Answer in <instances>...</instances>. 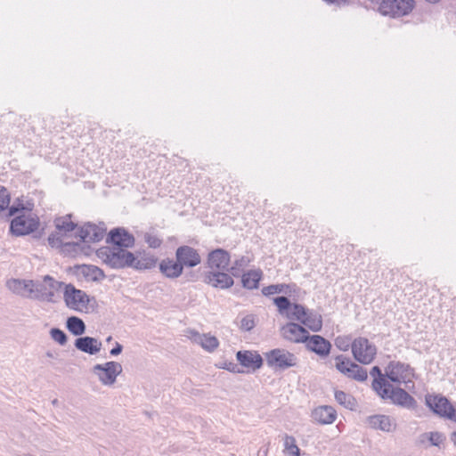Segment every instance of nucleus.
Here are the masks:
<instances>
[{
    "instance_id": "nucleus-1",
    "label": "nucleus",
    "mask_w": 456,
    "mask_h": 456,
    "mask_svg": "<svg viewBox=\"0 0 456 456\" xmlns=\"http://www.w3.org/2000/svg\"><path fill=\"white\" fill-rule=\"evenodd\" d=\"M373 389L383 399H390L393 403L408 410H415L417 408V401L408 394L404 389L394 387L386 379L376 380L372 384Z\"/></svg>"
},
{
    "instance_id": "nucleus-2",
    "label": "nucleus",
    "mask_w": 456,
    "mask_h": 456,
    "mask_svg": "<svg viewBox=\"0 0 456 456\" xmlns=\"http://www.w3.org/2000/svg\"><path fill=\"white\" fill-rule=\"evenodd\" d=\"M378 5V11L383 16L400 18L411 12L415 7L414 0H370Z\"/></svg>"
},
{
    "instance_id": "nucleus-3",
    "label": "nucleus",
    "mask_w": 456,
    "mask_h": 456,
    "mask_svg": "<svg viewBox=\"0 0 456 456\" xmlns=\"http://www.w3.org/2000/svg\"><path fill=\"white\" fill-rule=\"evenodd\" d=\"M266 364L275 371L297 367V356L285 348H274L265 354Z\"/></svg>"
},
{
    "instance_id": "nucleus-4",
    "label": "nucleus",
    "mask_w": 456,
    "mask_h": 456,
    "mask_svg": "<svg viewBox=\"0 0 456 456\" xmlns=\"http://www.w3.org/2000/svg\"><path fill=\"white\" fill-rule=\"evenodd\" d=\"M101 255L105 256L104 262L112 268L132 267L135 260L133 253L120 247L103 248L101 251Z\"/></svg>"
},
{
    "instance_id": "nucleus-5",
    "label": "nucleus",
    "mask_w": 456,
    "mask_h": 456,
    "mask_svg": "<svg viewBox=\"0 0 456 456\" xmlns=\"http://www.w3.org/2000/svg\"><path fill=\"white\" fill-rule=\"evenodd\" d=\"M64 285L53 277L45 275L42 281H34V287L31 288L32 298L52 302L56 291Z\"/></svg>"
},
{
    "instance_id": "nucleus-6",
    "label": "nucleus",
    "mask_w": 456,
    "mask_h": 456,
    "mask_svg": "<svg viewBox=\"0 0 456 456\" xmlns=\"http://www.w3.org/2000/svg\"><path fill=\"white\" fill-rule=\"evenodd\" d=\"M122 370V365L114 361L98 363L92 368V372L98 378L99 381L107 387L115 384L118 376L121 374Z\"/></svg>"
},
{
    "instance_id": "nucleus-7",
    "label": "nucleus",
    "mask_w": 456,
    "mask_h": 456,
    "mask_svg": "<svg viewBox=\"0 0 456 456\" xmlns=\"http://www.w3.org/2000/svg\"><path fill=\"white\" fill-rule=\"evenodd\" d=\"M352 353L360 363L370 364L377 354V347L366 338L359 337L352 342Z\"/></svg>"
},
{
    "instance_id": "nucleus-8",
    "label": "nucleus",
    "mask_w": 456,
    "mask_h": 456,
    "mask_svg": "<svg viewBox=\"0 0 456 456\" xmlns=\"http://www.w3.org/2000/svg\"><path fill=\"white\" fill-rule=\"evenodd\" d=\"M426 404L439 417L456 422V406L454 407L445 396L428 395Z\"/></svg>"
},
{
    "instance_id": "nucleus-9",
    "label": "nucleus",
    "mask_w": 456,
    "mask_h": 456,
    "mask_svg": "<svg viewBox=\"0 0 456 456\" xmlns=\"http://www.w3.org/2000/svg\"><path fill=\"white\" fill-rule=\"evenodd\" d=\"M273 303L278 308V312L286 315L291 321H297L302 323V321L306 314L307 308L300 304H291L289 299L284 296L273 298Z\"/></svg>"
},
{
    "instance_id": "nucleus-10",
    "label": "nucleus",
    "mask_w": 456,
    "mask_h": 456,
    "mask_svg": "<svg viewBox=\"0 0 456 456\" xmlns=\"http://www.w3.org/2000/svg\"><path fill=\"white\" fill-rule=\"evenodd\" d=\"M63 298L66 305L74 311L84 312L87 310L89 297L87 294L76 289L72 284H64Z\"/></svg>"
},
{
    "instance_id": "nucleus-11",
    "label": "nucleus",
    "mask_w": 456,
    "mask_h": 456,
    "mask_svg": "<svg viewBox=\"0 0 456 456\" xmlns=\"http://www.w3.org/2000/svg\"><path fill=\"white\" fill-rule=\"evenodd\" d=\"M38 224L37 217L33 216L30 213H22L12 220L10 228L13 234L20 236L36 231Z\"/></svg>"
},
{
    "instance_id": "nucleus-12",
    "label": "nucleus",
    "mask_w": 456,
    "mask_h": 456,
    "mask_svg": "<svg viewBox=\"0 0 456 456\" xmlns=\"http://www.w3.org/2000/svg\"><path fill=\"white\" fill-rule=\"evenodd\" d=\"M387 378L395 383H404L409 388L408 384L411 383L414 376L413 369L409 364L400 362H391L387 369Z\"/></svg>"
},
{
    "instance_id": "nucleus-13",
    "label": "nucleus",
    "mask_w": 456,
    "mask_h": 456,
    "mask_svg": "<svg viewBox=\"0 0 456 456\" xmlns=\"http://www.w3.org/2000/svg\"><path fill=\"white\" fill-rule=\"evenodd\" d=\"M283 338L293 343H304L307 338L308 331L300 324L289 322L281 329Z\"/></svg>"
},
{
    "instance_id": "nucleus-14",
    "label": "nucleus",
    "mask_w": 456,
    "mask_h": 456,
    "mask_svg": "<svg viewBox=\"0 0 456 456\" xmlns=\"http://www.w3.org/2000/svg\"><path fill=\"white\" fill-rule=\"evenodd\" d=\"M175 257L180 262L182 267H194L201 262L200 256L191 247L181 246L176 249Z\"/></svg>"
},
{
    "instance_id": "nucleus-15",
    "label": "nucleus",
    "mask_w": 456,
    "mask_h": 456,
    "mask_svg": "<svg viewBox=\"0 0 456 456\" xmlns=\"http://www.w3.org/2000/svg\"><path fill=\"white\" fill-rule=\"evenodd\" d=\"M236 359L240 364L249 370L255 371L263 365V358L256 351H238Z\"/></svg>"
},
{
    "instance_id": "nucleus-16",
    "label": "nucleus",
    "mask_w": 456,
    "mask_h": 456,
    "mask_svg": "<svg viewBox=\"0 0 456 456\" xmlns=\"http://www.w3.org/2000/svg\"><path fill=\"white\" fill-rule=\"evenodd\" d=\"M188 338L195 344L200 345L204 350L212 353L219 346L216 337L210 334H200L195 330L187 331Z\"/></svg>"
},
{
    "instance_id": "nucleus-17",
    "label": "nucleus",
    "mask_w": 456,
    "mask_h": 456,
    "mask_svg": "<svg viewBox=\"0 0 456 456\" xmlns=\"http://www.w3.org/2000/svg\"><path fill=\"white\" fill-rule=\"evenodd\" d=\"M304 343H305V346L308 350L314 352L321 357H325L329 355L331 348V344L330 343V341H328L320 335L310 336L308 333L307 338Z\"/></svg>"
},
{
    "instance_id": "nucleus-18",
    "label": "nucleus",
    "mask_w": 456,
    "mask_h": 456,
    "mask_svg": "<svg viewBox=\"0 0 456 456\" xmlns=\"http://www.w3.org/2000/svg\"><path fill=\"white\" fill-rule=\"evenodd\" d=\"M311 418L313 421L320 425H329L336 420L337 411L331 406L321 405L312 411Z\"/></svg>"
},
{
    "instance_id": "nucleus-19",
    "label": "nucleus",
    "mask_w": 456,
    "mask_h": 456,
    "mask_svg": "<svg viewBox=\"0 0 456 456\" xmlns=\"http://www.w3.org/2000/svg\"><path fill=\"white\" fill-rule=\"evenodd\" d=\"M230 259V254L226 250L217 248L208 254V265L211 269L228 270Z\"/></svg>"
},
{
    "instance_id": "nucleus-20",
    "label": "nucleus",
    "mask_w": 456,
    "mask_h": 456,
    "mask_svg": "<svg viewBox=\"0 0 456 456\" xmlns=\"http://www.w3.org/2000/svg\"><path fill=\"white\" fill-rule=\"evenodd\" d=\"M106 229L102 225L88 223L81 230L79 236L84 242H98L104 237Z\"/></svg>"
},
{
    "instance_id": "nucleus-21",
    "label": "nucleus",
    "mask_w": 456,
    "mask_h": 456,
    "mask_svg": "<svg viewBox=\"0 0 456 456\" xmlns=\"http://www.w3.org/2000/svg\"><path fill=\"white\" fill-rule=\"evenodd\" d=\"M113 243V247H120L124 248H130L134 243V238L124 228H115L109 233V239Z\"/></svg>"
},
{
    "instance_id": "nucleus-22",
    "label": "nucleus",
    "mask_w": 456,
    "mask_h": 456,
    "mask_svg": "<svg viewBox=\"0 0 456 456\" xmlns=\"http://www.w3.org/2000/svg\"><path fill=\"white\" fill-rule=\"evenodd\" d=\"M74 346L77 350L94 355L101 351L102 345L97 338L86 336L77 338Z\"/></svg>"
},
{
    "instance_id": "nucleus-23",
    "label": "nucleus",
    "mask_w": 456,
    "mask_h": 456,
    "mask_svg": "<svg viewBox=\"0 0 456 456\" xmlns=\"http://www.w3.org/2000/svg\"><path fill=\"white\" fill-rule=\"evenodd\" d=\"M368 425L373 429H379L383 432H393L396 424L387 415H372L367 418Z\"/></svg>"
},
{
    "instance_id": "nucleus-24",
    "label": "nucleus",
    "mask_w": 456,
    "mask_h": 456,
    "mask_svg": "<svg viewBox=\"0 0 456 456\" xmlns=\"http://www.w3.org/2000/svg\"><path fill=\"white\" fill-rule=\"evenodd\" d=\"M444 440L445 437L444 434L441 432H425L418 436L416 440V444L425 447H428V445L439 447L444 443Z\"/></svg>"
},
{
    "instance_id": "nucleus-25",
    "label": "nucleus",
    "mask_w": 456,
    "mask_h": 456,
    "mask_svg": "<svg viewBox=\"0 0 456 456\" xmlns=\"http://www.w3.org/2000/svg\"><path fill=\"white\" fill-rule=\"evenodd\" d=\"M159 270L167 278L174 279L182 274L183 268L177 259L167 258L159 264Z\"/></svg>"
},
{
    "instance_id": "nucleus-26",
    "label": "nucleus",
    "mask_w": 456,
    "mask_h": 456,
    "mask_svg": "<svg viewBox=\"0 0 456 456\" xmlns=\"http://www.w3.org/2000/svg\"><path fill=\"white\" fill-rule=\"evenodd\" d=\"M208 283L219 289H228L233 285L232 278L223 272H211L207 276Z\"/></svg>"
},
{
    "instance_id": "nucleus-27",
    "label": "nucleus",
    "mask_w": 456,
    "mask_h": 456,
    "mask_svg": "<svg viewBox=\"0 0 456 456\" xmlns=\"http://www.w3.org/2000/svg\"><path fill=\"white\" fill-rule=\"evenodd\" d=\"M8 288L15 294L32 298L31 288L34 287L32 280H12L7 283Z\"/></svg>"
},
{
    "instance_id": "nucleus-28",
    "label": "nucleus",
    "mask_w": 456,
    "mask_h": 456,
    "mask_svg": "<svg viewBox=\"0 0 456 456\" xmlns=\"http://www.w3.org/2000/svg\"><path fill=\"white\" fill-rule=\"evenodd\" d=\"M301 324L312 331L317 332L322 328V317L320 314L308 309Z\"/></svg>"
},
{
    "instance_id": "nucleus-29",
    "label": "nucleus",
    "mask_w": 456,
    "mask_h": 456,
    "mask_svg": "<svg viewBox=\"0 0 456 456\" xmlns=\"http://www.w3.org/2000/svg\"><path fill=\"white\" fill-rule=\"evenodd\" d=\"M262 278V271L250 270L244 273L241 277V282L244 288L248 289H254L258 287V283Z\"/></svg>"
},
{
    "instance_id": "nucleus-30",
    "label": "nucleus",
    "mask_w": 456,
    "mask_h": 456,
    "mask_svg": "<svg viewBox=\"0 0 456 456\" xmlns=\"http://www.w3.org/2000/svg\"><path fill=\"white\" fill-rule=\"evenodd\" d=\"M66 327L74 336H81L86 332V324L82 319L71 316L67 319Z\"/></svg>"
},
{
    "instance_id": "nucleus-31",
    "label": "nucleus",
    "mask_w": 456,
    "mask_h": 456,
    "mask_svg": "<svg viewBox=\"0 0 456 456\" xmlns=\"http://www.w3.org/2000/svg\"><path fill=\"white\" fill-rule=\"evenodd\" d=\"M70 215L55 218L54 224L56 231L62 235H65L69 232H72L75 229L76 224L70 220Z\"/></svg>"
},
{
    "instance_id": "nucleus-32",
    "label": "nucleus",
    "mask_w": 456,
    "mask_h": 456,
    "mask_svg": "<svg viewBox=\"0 0 456 456\" xmlns=\"http://www.w3.org/2000/svg\"><path fill=\"white\" fill-rule=\"evenodd\" d=\"M157 258L151 254H143L140 257H135L134 264L132 267L137 270L151 269L155 266Z\"/></svg>"
},
{
    "instance_id": "nucleus-33",
    "label": "nucleus",
    "mask_w": 456,
    "mask_h": 456,
    "mask_svg": "<svg viewBox=\"0 0 456 456\" xmlns=\"http://www.w3.org/2000/svg\"><path fill=\"white\" fill-rule=\"evenodd\" d=\"M335 399L339 404L349 410H354L356 406L355 399L351 395H348L344 391H335Z\"/></svg>"
},
{
    "instance_id": "nucleus-34",
    "label": "nucleus",
    "mask_w": 456,
    "mask_h": 456,
    "mask_svg": "<svg viewBox=\"0 0 456 456\" xmlns=\"http://www.w3.org/2000/svg\"><path fill=\"white\" fill-rule=\"evenodd\" d=\"M62 234L58 232L57 231L55 232H53L48 237V243L52 248H60V247H66V248H77L78 245L76 243H69V242H64L62 240Z\"/></svg>"
},
{
    "instance_id": "nucleus-35",
    "label": "nucleus",
    "mask_w": 456,
    "mask_h": 456,
    "mask_svg": "<svg viewBox=\"0 0 456 456\" xmlns=\"http://www.w3.org/2000/svg\"><path fill=\"white\" fill-rule=\"evenodd\" d=\"M349 370L350 372L347 373L346 377L350 379H353L357 381H364L368 378L367 370L356 363L351 365V368Z\"/></svg>"
},
{
    "instance_id": "nucleus-36",
    "label": "nucleus",
    "mask_w": 456,
    "mask_h": 456,
    "mask_svg": "<svg viewBox=\"0 0 456 456\" xmlns=\"http://www.w3.org/2000/svg\"><path fill=\"white\" fill-rule=\"evenodd\" d=\"M335 361L337 370L346 376L348 372H350L349 369L351 368V365H354V363L349 358L344 355H338L335 358Z\"/></svg>"
},
{
    "instance_id": "nucleus-37",
    "label": "nucleus",
    "mask_w": 456,
    "mask_h": 456,
    "mask_svg": "<svg viewBox=\"0 0 456 456\" xmlns=\"http://www.w3.org/2000/svg\"><path fill=\"white\" fill-rule=\"evenodd\" d=\"M8 213L6 216L10 217L16 214H22L25 213V211H31L32 209V204H28V206H25L22 201L20 199H17V200L13 203L12 206L10 208L8 207Z\"/></svg>"
},
{
    "instance_id": "nucleus-38",
    "label": "nucleus",
    "mask_w": 456,
    "mask_h": 456,
    "mask_svg": "<svg viewBox=\"0 0 456 456\" xmlns=\"http://www.w3.org/2000/svg\"><path fill=\"white\" fill-rule=\"evenodd\" d=\"M289 285L287 284H273L264 287L262 289V293L265 296H271L274 294L280 293H288Z\"/></svg>"
},
{
    "instance_id": "nucleus-39",
    "label": "nucleus",
    "mask_w": 456,
    "mask_h": 456,
    "mask_svg": "<svg viewBox=\"0 0 456 456\" xmlns=\"http://www.w3.org/2000/svg\"><path fill=\"white\" fill-rule=\"evenodd\" d=\"M248 264L249 259L246 256H241L240 259L234 261L232 266L230 269V272L233 276L238 277Z\"/></svg>"
},
{
    "instance_id": "nucleus-40",
    "label": "nucleus",
    "mask_w": 456,
    "mask_h": 456,
    "mask_svg": "<svg viewBox=\"0 0 456 456\" xmlns=\"http://www.w3.org/2000/svg\"><path fill=\"white\" fill-rule=\"evenodd\" d=\"M50 337L61 346H64L68 341L65 332L58 328H52L50 330Z\"/></svg>"
},
{
    "instance_id": "nucleus-41",
    "label": "nucleus",
    "mask_w": 456,
    "mask_h": 456,
    "mask_svg": "<svg viewBox=\"0 0 456 456\" xmlns=\"http://www.w3.org/2000/svg\"><path fill=\"white\" fill-rule=\"evenodd\" d=\"M11 200V195L8 190L0 186V212L8 208Z\"/></svg>"
},
{
    "instance_id": "nucleus-42",
    "label": "nucleus",
    "mask_w": 456,
    "mask_h": 456,
    "mask_svg": "<svg viewBox=\"0 0 456 456\" xmlns=\"http://www.w3.org/2000/svg\"><path fill=\"white\" fill-rule=\"evenodd\" d=\"M352 342L351 338L346 336H338L335 339L336 346L341 351H347L349 347L352 348Z\"/></svg>"
},
{
    "instance_id": "nucleus-43",
    "label": "nucleus",
    "mask_w": 456,
    "mask_h": 456,
    "mask_svg": "<svg viewBox=\"0 0 456 456\" xmlns=\"http://www.w3.org/2000/svg\"><path fill=\"white\" fill-rule=\"evenodd\" d=\"M86 269L87 270L86 274L87 276H89L94 281H98V280H102L104 278L103 272L97 266L88 265V266H86Z\"/></svg>"
},
{
    "instance_id": "nucleus-44",
    "label": "nucleus",
    "mask_w": 456,
    "mask_h": 456,
    "mask_svg": "<svg viewBox=\"0 0 456 456\" xmlns=\"http://www.w3.org/2000/svg\"><path fill=\"white\" fill-rule=\"evenodd\" d=\"M255 325L256 322L254 315L248 314L241 319L240 328L244 331H250Z\"/></svg>"
},
{
    "instance_id": "nucleus-45",
    "label": "nucleus",
    "mask_w": 456,
    "mask_h": 456,
    "mask_svg": "<svg viewBox=\"0 0 456 456\" xmlns=\"http://www.w3.org/2000/svg\"><path fill=\"white\" fill-rule=\"evenodd\" d=\"M145 241L151 248H157L161 245V240L153 234H145Z\"/></svg>"
},
{
    "instance_id": "nucleus-46",
    "label": "nucleus",
    "mask_w": 456,
    "mask_h": 456,
    "mask_svg": "<svg viewBox=\"0 0 456 456\" xmlns=\"http://www.w3.org/2000/svg\"><path fill=\"white\" fill-rule=\"evenodd\" d=\"M296 444H297V442H296V438L294 436H289L287 434L283 436V446H284L283 451H286L287 449L292 447Z\"/></svg>"
},
{
    "instance_id": "nucleus-47",
    "label": "nucleus",
    "mask_w": 456,
    "mask_h": 456,
    "mask_svg": "<svg viewBox=\"0 0 456 456\" xmlns=\"http://www.w3.org/2000/svg\"><path fill=\"white\" fill-rule=\"evenodd\" d=\"M370 374L371 376H373V377H374V380H373L372 384H373L376 380L385 379V378H384L383 374L381 373V370H380V369H379V367H378V366H374V367L371 369V370H370Z\"/></svg>"
},
{
    "instance_id": "nucleus-48",
    "label": "nucleus",
    "mask_w": 456,
    "mask_h": 456,
    "mask_svg": "<svg viewBox=\"0 0 456 456\" xmlns=\"http://www.w3.org/2000/svg\"><path fill=\"white\" fill-rule=\"evenodd\" d=\"M326 4L340 7L349 4V0H323Z\"/></svg>"
},
{
    "instance_id": "nucleus-49",
    "label": "nucleus",
    "mask_w": 456,
    "mask_h": 456,
    "mask_svg": "<svg viewBox=\"0 0 456 456\" xmlns=\"http://www.w3.org/2000/svg\"><path fill=\"white\" fill-rule=\"evenodd\" d=\"M285 453L288 454V456H300V449L299 447L297 445V444L295 445H293L292 447L287 449L286 451H284Z\"/></svg>"
},
{
    "instance_id": "nucleus-50",
    "label": "nucleus",
    "mask_w": 456,
    "mask_h": 456,
    "mask_svg": "<svg viewBox=\"0 0 456 456\" xmlns=\"http://www.w3.org/2000/svg\"><path fill=\"white\" fill-rule=\"evenodd\" d=\"M123 350L122 345H120L118 342H116L115 346L110 350V354L113 356H116L119 354Z\"/></svg>"
},
{
    "instance_id": "nucleus-51",
    "label": "nucleus",
    "mask_w": 456,
    "mask_h": 456,
    "mask_svg": "<svg viewBox=\"0 0 456 456\" xmlns=\"http://www.w3.org/2000/svg\"><path fill=\"white\" fill-rule=\"evenodd\" d=\"M224 368L232 372H234V373L243 372L242 370H239L238 366L235 363H232V362L226 364Z\"/></svg>"
},
{
    "instance_id": "nucleus-52",
    "label": "nucleus",
    "mask_w": 456,
    "mask_h": 456,
    "mask_svg": "<svg viewBox=\"0 0 456 456\" xmlns=\"http://www.w3.org/2000/svg\"><path fill=\"white\" fill-rule=\"evenodd\" d=\"M451 440L454 445H456V431H454L451 436Z\"/></svg>"
},
{
    "instance_id": "nucleus-53",
    "label": "nucleus",
    "mask_w": 456,
    "mask_h": 456,
    "mask_svg": "<svg viewBox=\"0 0 456 456\" xmlns=\"http://www.w3.org/2000/svg\"><path fill=\"white\" fill-rule=\"evenodd\" d=\"M46 356L49 357V358H53V354L52 352H46Z\"/></svg>"
},
{
    "instance_id": "nucleus-54",
    "label": "nucleus",
    "mask_w": 456,
    "mask_h": 456,
    "mask_svg": "<svg viewBox=\"0 0 456 456\" xmlns=\"http://www.w3.org/2000/svg\"><path fill=\"white\" fill-rule=\"evenodd\" d=\"M426 1L428 3H431V4H436V3H438L440 0H426Z\"/></svg>"
},
{
    "instance_id": "nucleus-55",
    "label": "nucleus",
    "mask_w": 456,
    "mask_h": 456,
    "mask_svg": "<svg viewBox=\"0 0 456 456\" xmlns=\"http://www.w3.org/2000/svg\"><path fill=\"white\" fill-rule=\"evenodd\" d=\"M300 456H309V454L304 452L302 453L300 452Z\"/></svg>"
},
{
    "instance_id": "nucleus-56",
    "label": "nucleus",
    "mask_w": 456,
    "mask_h": 456,
    "mask_svg": "<svg viewBox=\"0 0 456 456\" xmlns=\"http://www.w3.org/2000/svg\"><path fill=\"white\" fill-rule=\"evenodd\" d=\"M110 339H111V337H109V338H107V341H110Z\"/></svg>"
}]
</instances>
